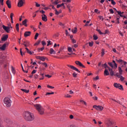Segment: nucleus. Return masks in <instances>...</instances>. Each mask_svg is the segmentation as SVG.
I'll use <instances>...</instances> for the list:
<instances>
[{
    "label": "nucleus",
    "instance_id": "2f4dec72",
    "mask_svg": "<svg viewBox=\"0 0 127 127\" xmlns=\"http://www.w3.org/2000/svg\"><path fill=\"white\" fill-rule=\"evenodd\" d=\"M22 92H24V93H29V90H26V89H21Z\"/></svg>",
    "mask_w": 127,
    "mask_h": 127
},
{
    "label": "nucleus",
    "instance_id": "aec40b11",
    "mask_svg": "<svg viewBox=\"0 0 127 127\" xmlns=\"http://www.w3.org/2000/svg\"><path fill=\"white\" fill-rule=\"evenodd\" d=\"M104 75H105L106 76H109V75H110V73L108 71V69H105L104 71Z\"/></svg>",
    "mask_w": 127,
    "mask_h": 127
},
{
    "label": "nucleus",
    "instance_id": "412c9836",
    "mask_svg": "<svg viewBox=\"0 0 127 127\" xmlns=\"http://www.w3.org/2000/svg\"><path fill=\"white\" fill-rule=\"evenodd\" d=\"M118 70L120 75H123V69H122V67L119 66L118 67Z\"/></svg>",
    "mask_w": 127,
    "mask_h": 127
},
{
    "label": "nucleus",
    "instance_id": "e2e57ef3",
    "mask_svg": "<svg viewBox=\"0 0 127 127\" xmlns=\"http://www.w3.org/2000/svg\"><path fill=\"white\" fill-rule=\"evenodd\" d=\"M9 120L8 119H7V118H5L4 119V121L5 122V123H8V122H9Z\"/></svg>",
    "mask_w": 127,
    "mask_h": 127
},
{
    "label": "nucleus",
    "instance_id": "f3484780",
    "mask_svg": "<svg viewBox=\"0 0 127 127\" xmlns=\"http://www.w3.org/2000/svg\"><path fill=\"white\" fill-rule=\"evenodd\" d=\"M117 12H118V14L121 16V17H124V15L123 14L124 12H122L121 11H117Z\"/></svg>",
    "mask_w": 127,
    "mask_h": 127
},
{
    "label": "nucleus",
    "instance_id": "a211bd4d",
    "mask_svg": "<svg viewBox=\"0 0 127 127\" xmlns=\"http://www.w3.org/2000/svg\"><path fill=\"white\" fill-rule=\"evenodd\" d=\"M50 54H56V52L54 51V49L51 48L50 50Z\"/></svg>",
    "mask_w": 127,
    "mask_h": 127
},
{
    "label": "nucleus",
    "instance_id": "1a4fd4ad",
    "mask_svg": "<svg viewBox=\"0 0 127 127\" xmlns=\"http://www.w3.org/2000/svg\"><path fill=\"white\" fill-rule=\"evenodd\" d=\"M42 19L43 21H45V22L47 21V16L43 14V15H42Z\"/></svg>",
    "mask_w": 127,
    "mask_h": 127
},
{
    "label": "nucleus",
    "instance_id": "4c0bfd02",
    "mask_svg": "<svg viewBox=\"0 0 127 127\" xmlns=\"http://www.w3.org/2000/svg\"><path fill=\"white\" fill-rule=\"evenodd\" d=\"M41 61H45V60H46V58H45L43 56H41Z\"/></svg>",
    "mask_w": 127,
    "mask_h": 127
},
{
    "label": "nucleus",
    "instance_id": "f704fd0d",
    "mask_svg": "<svg viewBox=\"0 0 127 127\" xmlns=\"http://www.w3.org/2000/svg\"><path fill=\"white\" fill-rule=\"evenodd\" d=\"M41 64H42V65H43V66H45V68H47V67H48V65H47V63H42Z\"/></svg>",
    "mask_w": 127,
    "mask_h": 127
},
{
    "label": "nucleus",
    "instance_id": "4468645a",
    "mask_svg": "<svg viewBox=\"0 0 127 127\" xmlns=\"http://www.w3.org/2000/svg\"><path fill=\"white\" fill-rule=\"evenodd\" d=\"M19 1L18 3V6L19 7H21L23 5V1L22 0H19Z\"/></svg>",
    "mask_w": 127,
    "mask_h": 127
},
{
    "label": "nucleus",
    "instance_id": "a878e982",
    "mask_svg": "<svg viewBox=\"0 0 127 127\" xmlns=\"http://www.w3.org/2000/svg\"><path fill=\"white\" fill-rule=\"evenodd\" d=\"M105 55V49H102L101 56L103 57Z\"/></svg>",
    "mask_w": 127,
    "mask_h": 127
},
{
    "label": "nucleus",
    "instance_id": "6e6552de",
    "mask_svg": "<svg viewBox=\"0 0 127 127\" xmlns=\"http://www.w3.org/2000/svg\"><path fill=\"white\" fill-rule=\"evenodd\" d=\"M75 64H76V65H78V66H80V67H82V68H85V66L83 65L80 61H75Z\"/></svg>",
    "mask_w": 127,
    "mask_h": 127
},
{
    "label": "nucleus",
    "instance_id": "6ab92c4d",
    "mask_svg": "<svg viewBox=\"0 0 127 127\" xmlns=\"http://www.w3.org/2000/svg\"><path fill=\"white\" fill-rule=\"evenodd\" d=\"M22 25L26 27L27 26V19H25L22 21Z\"/></svg>",
    "mask_w": 127,
    "mask_h": 127
},
{
    "label": "nucleus",
    "instance_id": "b1692460",
    "mask_svg": "<svg viewBox=\"0 0 127 127\" xmlns=\"http://www.w3.org/2000/svg\"><path fill=\"white\" fill-rule=\"evenodd\" d=\"M67 7L69 11V12H71L72 11V10H71V8L73 7L72 6H70V5H67Z\"/></svg>",
    "mask_w": 127,
    "mask_h": 127
},
{
    "label": "nucleus",
    "instance_id": "603ef678",
    "mask_svg": "<svg viewBox=\"0 0 127 127\" xmlns=\"http://www.w3.org/2000/svg\"><path fill=\"white\" fill-rule=\"evenodd\" d=\"M55 11H56L55 12V14H56V15H59V14L60 13V12H59L57 9H56Z\"/></svg>",
    "mask_w": 127,
    "mask_h": 127
},
{
    "label": "nucleus",
    "instance_id": "e433bc0d",
    "mask_svg": "<svg viewBox=\"0 0 127 127\" xmlns=\"http://www.w3.org/2000/svg\"><path fill=\"white\" fill-rule=\"evenodd\" d=\"M67 50H68V52H72V48H71V47H68Z\"/></svg>",
    "mask_w": 127,
    "mask_h": 127
},
{
    "label": "nucleus",
    "instance_id": "c85d7f7f",
    "mask_svg": "<svg viewBox=\"0 0 127 127\" xmlns=\"http://www.w3.org/2000/svg\"><path fill=\"white\" fill-rule=\"evenodd\" d=\"M19 24L18 23H17L16 24V29L17 30V31H19Z\"/></svg>",
    "mask_w": 127,
    "mask_h": 127
},
{
    "label": "nucleus",
    "instance_id": "052dcab7",
    "mask_svg": "<svg viewBox=\"0 0 127 127\" xmlns=\"http://www.w3.org/2000/svg\"><path fill=\"white\" fill-rule=\"evenodd\" d=\"M35 3H36V6L37 7H39V6H40V4H38V3H37V2H35Z\"/></svg>",
    "mask_w": 127,
    "mask_h": 127
},
{
    "label": "nucleus",
    "instance_id": "f257e3e1",
    "mask_svg": "<svg viewBox=\"0 0 127 127\" xmlns=\"http://www.w3.org/2000/svg\"><path fill=\"white\" fill-rule=\"evenodd\" d=\"M23 117L27 122H32L34 120V115L31 112L28 111L24 112Z\"/></svg>",
    "mask_w": 127,
    "mask_h": 127
},
{
    "label": "nucleus",
    "instance_id": "7ed1b4c3",
    "mask_svg": "<svg viewBox=\"0 0 127 127\" xmlns=\"http://www.w3.org/2000/svg\"><path fill=\"white\" fill-rule=\"evenodd\" d=\"M3 102L7 108H9L11 106V100L8 97H6L3 100Z\"/></svg>",
    "mask_w": 127,
    "mask_h": 127
},
{
    "label": "nucleus",
    "instance_id": "dca6fc26",
    "mask_svg": "<svg viewBox=\"0 0 127 127\" xmlns=\"http://www.w3.org/2000/svg\"><path fill=\"white\" fill-rule=\"evenodd\" d=\"M109 70L110 71L111 76H115V71L113 70V69L109 68Z\"/></svg>",
    "mask_w": 127,
    "mask_h": 127
},
{
    "label": "nucleus",
    "instance_id": "9d476101",
    "mask_svg": "<svg viewBox=\"0 0 127 127\" xmlns=\"http://www.w3.org/2000/svg\"><path fill=\"white\" fill-rule=\"evenodd\" d=\"M7 38H8V35H5L1 38V41H6Z\"/></svg>",
    "mask_w": 127,
    "mask_h": 127
},
{
    "label": "nucleus",
    "instance_id": "58836bf2",
    "mask_svg": "<svg viewBox=\"0 0 127 127\" xmlns=\"http://www.w3.org/2000/svg\"><path fill=\"white\" fill-rule=\"evenodd\" d=\"M100 79L99 76H97L96 77L93 78L94 81H97Z\"/></svg>",
    "mask_w": 127,
    "mask_h": 127
},
{
    "label": "nucleus",
    "instance_id": "0e129e2a",
    "mask_svg": "<svg viewBox=\"0 0 127 127\" xmlns=\"http://www.w3.org/2000/svg\"><path fill=\"white\" fill-rule=\"evenodd\" d=\"M3 0H0V4H1V5H3Z\"/></svg>",
    "mask_w": 127,
    "mask_h": 127
},
{
    "label": "nucleus",
    "instance_id": "cd10ccee",
    "mask_svg": "<svg viewBox=\"0 0 127 127\" xmlns=\"http://www.w3.org/2000/svg\"><path fill=\"white\" fill-rule=\"evenodd\" d=\"M1 123H2V118L0 116V127H3Z\"/></svg>",
    "mask_w": 127,
    "mask_h": 127
},
{
    "label": "nucleus",
    "instance_id": "09e8293b",
    "mask_svg": "<svg viewBox=\"0 0 127 127\" xmlns=\"http://www.w3.org/2000/svg\"><path fill=\"white\" fill-rule=\"evenodd\" d=\"M71 42L73 44H75L77 42V41L74 39H71Z\"/></svg>",
    "mask_w": 127,
    "mask_h": 127
},
{
    "label": "nucleus",
    "instance_id": "69168bd1",
    "mask_svg": "<svg viewBox=\"0 0 127 127\" xmlns=\"http://www.w3.org/2000/svg\"><path fill=\"white\" fill-rule=\"evenodd\" d=\"M58 3H59V2H58V1H55L54 2H53V4H58Z\"/></svg>",
    "mask_w": 127,
    "mask_h": 127
},
{
    "label": "nucleus",
    "instance_id": "774afa93",
    "mask_svg": "<svg viewBox=\"0 0 127 127\" xmlns=\"http://www.w3.org/2000/svg\"><path fill=\"white\" fill-rule=\"evenodd\" d=\"M33 14V17H35L36 16V13L34 12L32 13Z\"/></svg>",
    "mask_w": 127,
    "mask_h": 127
},
{
    "label": "nucleus",
    "instance_id": "a19ab883",
    "mask_svg": "<svg viewBox=\"0 0 127 127\" xmlns=\"http://www.w3.org/2000/svg\"><path fill=\"white\" fill-rule=\"evenodd\" d=\"M98 124H99V127H104V126H102L101 125L103 124V123L101 121H99L98 122Z\"/></svg>",
    "mask_w": 127,
    "mask_h": 127
},
{
    "label": "nucleus",
    "instance_id": "13d9d810",
    "mask_svg": "<svg viewBox=\"0 0 127 127\" xmlns=\"http://www.w3.org/2000/svg\"><path fill=\"white\" fill-rule=\"evenodd\" d=\"M47 43H48L47 46H49V45H51V41H48Z\"/></svg>",
    "mask_w": 127,
    "mask_h": 127
},
{
    "label": "nucleus",
    "instance_id": "338daca9",
    "mask_svg": "<svg viewBox=\"0 0 127 127\" xmlns=\"http://www.w3.org/2000/svg\"><path fill=\"white\" fill-rule=\"evenodd\" d=\"M69 127H78L77 126L71 125L69 126Z\"/></svg>",
    "mask_w": 127,
    "mask_h": 127
},
{
    "label": "nucleus",
    "instance_id": "37998d69",
    "mask_svg": "<svg viewBox=\"0 0 127 127\" xmlns=\"http://www.w3.org/2000/svg\"><path fill=\"white\" fill-rule=\"evenodd\" d=\"M116 61L118 62V63H122V62H124V61L123 60H116Z\"/></svg>",
    "mask_w": 127,
    "mask_h": 127
},
{
    "label": "nucleus",
    "instance_id": "5701e85b",
    "mask_svg": "<svg viewBox=\"0 0 127 127\" xmlns=\"http://www.w3.org/2000/svg\"><path fill=\"white\" fill-rule=\"evenodd\" d=\"M23 45H24L25 47H27L29 46V42L26 41V44H22Z\"/></svg>",
    "mask_w": 127,
    "mask_h": 127
},
{
    "label": "nucleus",
    "instance_id": "20e7f679",
    "mask_svg": "<svg viewBox=\"0 0 127 127\" xmlns=\"http://www.w3.org/2000/svg\"><path fill=\"white\" fill-rule=\"evenodd\" d=\"M105 125L107 127H113V120L111 119H107L105 122Z\"/></svg>",
    "mask_w": 127,
    "mask_h": 127
},
{
    "label": "nucleus",
    "instance_id": "9b49d317",
    "mask_svg": "<svg viewBox=\"0 0 127 127\" xmlns=\"http://www.w3.org/2000/svg\"><path fill=\"white\" fill-rule=\"evenodd\" d=\"M2 27L3 29L6 31V32H7L8 33L9 32V27H6L4 25H3Z\"/></svg>",
    "mask_w": 127,
    "mask_h": 127
},
{
    "label": "nucleus",
    "instance_id": "c756f323",
    "mask_svg": "<svg viewBox=\"0 0 127 127\" xmlns=\"http://www.w3.org/2000/svg\"><path fill=\"white\" fill-rule=\"evenodd\" d=\"M80 103H82V104H83L84 105H85V106H87V103L85 101H84V100H80Z\"/></svg>",
    "mask_w": 127,
    "mask_h": 127
},
{
    "label": "nucleus",
    "instance_id": "bb28decb",
    "mask_svg": "<svg viewBox=\"0 0 127 127\" xmlns=\"http://www.w3.org/2000/svg\"><path fill=\"white\" fill-rule=\"evenodd\" d=\"M108 1H111V3L113 5H115L116 4V1L114 0H108Z\"/></svg>",
    "mask_w": 127,
    "mask_h": 127
},
{
    "label": "nucleus",
    "instance_id": "49530a36",
    "mask_svg": "<svg viewBox=\"0 0 127 127\" xmlns=\"http://www.w3.org/2000/svg\"><path fill=\"white\" fill-rule=\"evenodd\" d=\"M93 39H94V40H97L98 36H97V35H94Z\"/></svg>",
    "mask_w": 127,
    "mask_h": 127
},
{
    "label": "nucleus",
    "instance_id": "3c124183",
    "mask_svg": "<svg viewBox=\"0 0 127 127\" xmlns=\"http://www.w3.org/2000/svg\"><path fill=\"white\" fill-rule=\"evenodd\" d=\"M103 67L105 66V68H108V64L107 63H105L104 64H102Z\"/></svg>",
    "mask_w": 127,
    "mask_h": 127
},
{
    "label": "nucleus",
    "instance_id": "4be33fe9",
    "mask_svg": "<svg viewBox=\"0 0 127 127\" xmlns=\"http://www.w3.org/2000/svg\"><path fill=\"white\" fill-rule=\"evenodd\" d=\"M71 32L74 34L77 33V27H75L74 29H72L71 30Z\"/></svg>",
    "mask_w": 127,
    "mask_h": 127
},
{
    "label": "nucleus",
    "instance_id": "bf43d9fd",
    "mask_svg": "<svg viewBox=\"0 0 127 127\" xmlns=\"http://www.w3.org/2000/svg\"><path fill=\"white\" fill-rule=\"evenodd\" d=\"M39 43H40V41H38L37 42L35 43V44H34V46H36V45H39Z\"/></svg>",
    "mask_w": 127,
    "mask_h": 127
},
{
    "label": "nucleus",
    "instance_id": "c03bdc74",
    "mask_svg": "<svg viewBox=\"0 0 127 127\" xmlns=\"http://www.w3.org/2000/svg\"><path fill=\"white\" fill-rule=\"evenodd\" d=\"M64 97L65 98H71L72 96L71 95H70L69 94H67L65 95Z\"/></svg>",
    "mask_w": 127,
    "mask_h": 127
},
{
    "label": "nucleus",
    "instance_id": "ea45409f",
    "mask_svg": "<svg viewBox=\"0 0 127 127\" xmlns=\"http://www.w3.org/2000/svg\"><path fill=\"white\" fill-rule=\"evenodd\" d=\"M108 64L109 65V66L112 67V68H115V66H114V64H113L112 63H108Z\"/></svg>",
    "mask_w": 127,
    "mask_h": 127
},
{
    "label": "nucleus",
    "instance_id": "79ce46f5",
    "mask_svg": "<svg viewBox=\"0 0 127 127\" xmlns=\"http://www.w3.org/2000/svg\"><path fill=\"white\" fill-rule=\"evenodd\" d=\"M77 75L78 74L76 73V72H73L72 74V76L74 77V78H77Z\"/></svg>",
    "mask_w": 127,
    "mask_h": 127
},
{
    "label": "nucleus",
    "instance_id": "de8ad7c7",
    "mask_svg": "<svg viewBox=\"0 0 127 127\" xmlns=\"http://www.w3.org/2000/svg\"><path fill=\"white\" fill-rule=\"evenodd\" d=\"M109 11H110V13H111L112 14H114V10L113 9H112V8L110 9Z\"/></svg>",
    "mask_w": 127,
    "mask_h": 127
},
{
    "label": "nucleus",
    "instance_id": "2eb2a0df",
    "mask_svg": "<svg viewBox=\"0 0 127 127\" xmlns=\"http://www.w3.org/2000/svg\"><path fill=\"white\" fill-rule=\"evenodd\" d=\"M6 47V44H4L2 46H0V49L1 50H5V48Z\"/></svg>",
    "mask_w": 127,
    "mask_h": 127
},
{
    "label": "nucleus",
    "instance_id": "5fc2aeb1",
    "mask_svg": "<svg viewBox=\"0 0 127 127\" xmlns=\"http://www.w3.org/2000/svg\"><path fill=\"white\" fill-rule=\"evenodd\" d=\"M42 44L43 46H45L46 45V43L44 41H42Z\"/></svg>",
    "mask_w": 127,
    "mask_h": 127
},
{
    "label": "nucleus",
    "instance_id": "423d86ee",
    "mask_svg": "<svg viewBox=\"0 0 127 127\" xmlns=\"http://www.w3.org/2000/svg\"><path fill=\"white\" fill-rule=\"evenodd\" d=\"M93 108H94V109H95L97 111H103L104 110V107H103V106H100V105H99V106L94 105L93 106Z\"/></svg>",
    "mask_w": 127,
    "mask_h": 127
},
{
    "label": "nucleus",
    "instance_id": "393cba45",
    "mask_svg": "<svg viewBox=\"0 0 127 127\" xmlns=\"http://www.w3.org/2000/svg\"><path fill=\"white\" fill-rule=\"evenodd\" d=\"M113 63H114V68L117 69L118 68V64L116 63V61H113Z\"/></svg>",
    "mask_w": 127,
    "mask_h": 127
},
{
    "label": "nucleus",
    "instance_id": "72a5a7b5",
    "mask_svg": "<svg viewBox=\"0 0 127 127\" xmlns=\"http://www.w3.org/2000/svg\"><path fill=\"white\" fill-rule=\"evenodd\" d=\"M39 36V34H38V33H36L35 35L34 39L36 40V39H37V38Z\"/></svg>",
    "mask_w": 127,
    "mask_h": 127
},
{
    "label": "nucleus",
    "instance_id": "7c9ffc66",
    "mask_svg": "<svg viewBox=\"0 0 127 127\" xmlns=\"http://www.w3.org/2000/svg\"><path fill=\"white\" fill-rule=\"evenodd\" d=\"M40 76H41V78H39V80H43L44 79V74L43 73H40Z\"/></svg>",
    "mask_w": 127,
    "mask_h": 127
},
{
    "label": "nucleus",
    "instance_id": "f8f14e48",
    "mask_svg": "<svg viewBox=\"0 0 127 127\" xmlns=\"http://www.w3.org/2000/svg\"><path fill=\"white\" fill-rule=\"evenodd\" d=\"M31 34V32L30 31H26L24 33V36L25 37H27L28 36H30V35Z\"/></svg>",
    "mask_w": 127,
    "mask_h": 127
},
{
    "label": "nucleus",
    "instance_id": "8fccbe9b",
    "mask_svg": "<svg viewBox=\"0 0 127 127\" xmlns=\"http://www.w3.org/2000/svg\"><path fill=\"white\" fill-rule=\"evenodd\" d=\"M54 94V92H47L46 95L47 96V95H53Z\"/></svg>",
    "mask_w": 127,
    "mask_h": 127
},
{
    "label": "nucleus",
    "instance_id": "a18cd8bd",
    "mask_svg": "<svg viewBox=\"0 0 127 127\" xmlns=\"http://www.w3.org/2000/svg\"><path fill=\"white\" fill-rule=\"evenodd\" d=\"M11 71L13 74H14L15 73V71L14 70V67L13 66L11 67Z\"/></svg>",
    "mask_w": 127,
    "mask_h": 127
},
{
    "label": "nucleus",
    "instance_id": "39448f33",
    "mask_svg": "<svg viewBox=\"0 0 127 127\" xmlns=\"http://www.w3.org/2000/svg\"><path fill=\"white\" fill-rule=\"evenodd\" d=\"M114 86L116 89H119V90H121V91H124V87L121 84L114 83Z\"/></svg>",
    "mask_w": 127,
    "mask_h": 127
},
{
    "label": "nucleus",
    "instance_id": "864d4df0",
    "mask_svg": "<svg viewBox=\"0 0 127 127\" xmlns=\"http://www.w3.org/2000/svg\"><path fill=\"white\" fill-rule=\"evenodd\" d=\"M98 17L100 20H104V18L102 16H99Z\"/></svg>",
    "mask_w": 127,
    "mask_h": 127
},
{
    "label": "nucleus",
    "instance_id": "ddd939ff",
    "mask_svg": "<svg viewBox=\"0 0 127 127\" xmlns=\"http://www.w3.org/2000/svg\"><path fill=\"white\" fill-rule=\"evenodd\" d=\"M6 4H7L8 8H11V4L10 2V0H7L6 2Z\"/></svg>",
    "mask_w": 127,
    "mask_h": 127
},
{
    "label": "nucleus",
    "instance_id": "6e6d98bb",
    "mask_svg": "<svg viewBox=\"0 0 127 127\" xmlns=\"http://www.w3.org/2000/svg\"><path fill=\"white\" fill-rule=\"evenodd\" d=\"M47 87H48V88H49V89H54V87L51 86H50V85H47Z\"/></svg>",
    "mask_w": 127,
    "mask_h": 127
},
{
    "label": "nucleus",
    "instance_id": "c9c22d12",
    "mask_svg": "<svg viewBox=\"0 0 127 127\" xmlns=\"http://www.w3.org/2000/svg\"><path fill=\"white\" fill-rule=\"evenodd\" d=\"M120 78L121 81H123L125 80V77H124L122 75H120L119 77Z\"/></svg>",
    "mask_w": 127,
    "mask_h": 127
},
{
    "label": "nucleus",
    "instance_id": "0eeeda50",
    "mask_svg": "<svg viewBox=\"0 0 127 127\" xmlns=\"http://www.w3.org/2000/svg\"><path fill=\"white\" fill-rule=\"evenodd\" d=\"M67 66H68L69 68H70V69H72V70H74L75 71H76V72H78V73L80 72V70H79V69H78V68H77L76 67H75L73 65H71L70 64H67Z\"/></svg>",
    "mask_w": 127,
    "mask_h": 127
},
{
    "label": "nucleus",
    "instance_id": "680f3d73",
    "mask_svg": "<svg viewBox=\"0 0 127 127\" xmlns=\"http://www.w3.org/2000/svg\"><path fill=\"white\" fill-rule=\"evenodd\" d=\"M97 30L98 32H99V33H100V34H101V35L103 34V33L102 32V31H101V30L98 29Z\"/></svg>",
    "mask_w": 127,
    "mask_h": 127
},
{
    "label": "nucleus",
    "instance_id": "473e14b6",
    "mask_svg": "<svg viewBox=\"0 0 127 127\" xmlns=\"http://www.w3.org/2000/svg\"><path fill=\"white\" fill-rule=\"evenodd\" d=\"M88 44H89V46H90V47H92L93 45H94V42L92 41L91 42H89Z\"/></svg>",
    "mask_w": 127,
    "mask_h": 127
},
{
    "label": "nucleus",
    "instance_id": "f03ea898",
    "mask_svg": "<svg viewBox=\"0 0 127 127\" xmlns=\"http://www.w3.org/2000/svg\"><path fill=\"white\" fill-rule=\"evenodd\" d=\"M34 107H35L37 111H38L39 115H43L45 114V109L41 106V105L36 104L34 105Z\"/></svg>",
    "mask_w": 127,
    "mask_h": 127
},
{
    "label": "nucleus",
    "instance_id": "4d7b16f0",
    "mask_svg": "<svg viewBox=\"0 0 127 127\" xmlns=\"http://www.w3.org/2000/svg\"><path fill=\"white\" fill-rule=\"evenodd\" d=\"M94 12H96V13H100V11H99V10L98 9H95L94 10Z\"/></svg>",
    "mask_w": 127,
    "mask_h": 127
}]
</instances>
